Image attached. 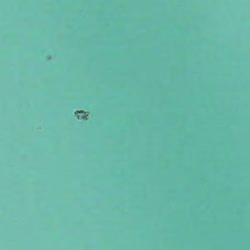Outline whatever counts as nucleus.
I'll use <instances>...</instances> for the list:
<instances>
[{"label": "nucleus", "mask_w": 250, "mask_h": 250, "mask_svg": "<svg viewBox=\"0 0 250 250\" xmlns=\"http://www.w3.org/2000/svg\"><path fill=\"white\" fill-rule=\"evenodd\" d=\"M75 115L78 116V119L85 120L87 119V116L88 115V113L83 111H77L75 112Z\"/></svg>", "instance_id": "obj_1"}]
</instances>
